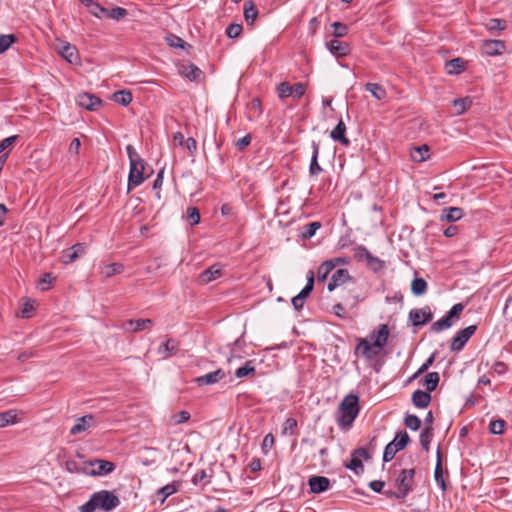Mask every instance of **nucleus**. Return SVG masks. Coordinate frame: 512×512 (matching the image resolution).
<instances>
[{
    "label": "nucleus",
    "mask_w": 512,
    "mask_h": 512,
    "mask_svg": "<svg viewBox=\"0 0 512 512\" xmlns=\"http://www.w3.org/2000/svg\"><path fill=\"white\" fill-rule=\"evenodd\" d=\"M390 331L386 324H380L377 329L371 331L367 338H359L354 353L366 360L377 357L386 346Z\"/></svg>",
    "instance_id": "f257e3e1"
},
{
    "label": "nucleus",
    "mask_w": 512,
    "mask_h": 512,
    "mask_svg": "<svg viewBox=\"0 0 512 512\" xmlns=\"http://www.w3.org/2000/svg\"><path fill=\"white\" fill-rule=\"evenodd\" d=\"M121 504L120 498L111 490H99L79 507L80 512H112Z\"/></svg>",
    "instance_id": "f03ea898"
},
{
    "label": "nucleus",
    "mask_w": 512,
    "mask_h": 512,
    "mask_svg": "<svg viewBox=\"0 0 512 512\" xmlns=\"http://www.w3.org/2000/svg\"><path fill=\"white\" fill-rule=\"evenodd\" d=\"M359 398L356 394H348L338 407L337 423L341 428L350 427L359 414Z\"/></svg>",
    "instance_id": "7ed1b4c3"
},
{
    "label": "nucleus",
    "mask_w": 512,
    "mask_h": 512,
    "mask_svg": "<svg viewBox=\"0 0 512 512\" xmlns=\"http://www.w3.org/2000/svg\"><path fill=\"white\" fill-rule=\"evenodd\" d=\"M415 473V469L413 468L401 470L396 478L398 492H394L391 495L399 499H404L410 492H412Z\"/></svg>",
    "instance_id": "20e7f679"
},
{
    "label": "nucleus",
    "mask_w": 512,
    "mask_h": 512,
    "mask_svg": "<svg viewBox=\"0 0 512 512\" xmlns=\"http://www.w3.org/2000/svg\"><path fill=\"white\" fill-rule=\"evenodd\" d=\"M464 310V305L462 303H457L452 306V308L447 312V314L441 319L434 322L431 326V330L435 333H440L443 330L449 329L452 327L460 318L461 313Z\"/></svg>",
    "instance_id": "39448f33"
},
{
    "label": "nucleus",
    "mask_w": 512,
    "mask_h": 512,
    "mask_svg": "<svg viewBox=\"0 0 512 512\" xmlns=\"http://www.w3.org/2000/svg\"><path fill=\"white\" fill-rule=\"evenodd\" d=\"M409 441L410 437L406 431L397 433L394 440L386 445L383 453V461L390 462L397 452L407 446Z\"/></svg>",
    "instance_id": "423d86ee"
},
{
    "label": "nucleus",
    "mask_w": 512,
    "mask_h": 512,
    "mask_svg": "<svg viewBox=\"0 0 512 512\" xmlns=\"http://www.w3.org/2000/svg\"><path fill=\"white\" fill-rule=\"evenodd\" d=\"M114 469V463L107 460L95 459L86 463L83 472L91 476H105L112 473Z\"/></svg>",
    "instance_id": "0eeeda50"
},
{
    "label": "nucleus",
    "mask_w": 512,
    "mask_h": 512,
    "mask_svg": "<svg viewBox=\"0 0 512 512\" xmlns=\"http://www.w3.org/2000/svg\"><path fill=\"white\" fill-rule=\"evenodd\" d=\"M369 458L370 456L367 450L363 447H359L352 451L351 459L349 462L345 463V467L353 471L355 474L359 475L364 471L362 461L368 460Z\"/></svg>",
    "instance_id": "6e6552de"
},
{
    "label": "nucleus",
    "mask_w": 512,
    "mask_h": 512,
    "mask_svg": "<svg viewBox=\"0 0 512 512\" xmlns=\"http://www.w3.org/2000/svg\"><path fill=\"white\" fill-rule=\"evenodd\" d=\"M144 169L145 167L143 160L130 163V170L128 175V192L144 182Z\"/></svg>",
    "instance_id": "1a4fd4ad"
},
{
    "label": "nucleus",
    "mask_w": 512,
    "mask_h": 512,
    "mask_svg": "<svg viewBox=\"0 0 512 512\" xmlns=\"http://www.w3.org/2000/svg\"><path fill=\"white\" fill-rule=\"evenodd\" d=\"M477 330L476 325H470L464 329H461L456 333V335L451 340L450 349L452 351H461L468 340L472 337V335Z\"/></svg>",
    "instance_id": "9d476101"
},
{
    "label": "nucleus",
    "mask_w": 512,
    "mask_h": 512,
    "mask_svg": "<svg viewBox=\"0 0 512 512\" xmlns=\"http://www.w3.org/2000/svg\"><path fill=\"white\" fill-rule=\"evenodd\" d=\"M277 93L280 98L294 97L300 99L305 94V86L302 83L290 85L288 82H281L277 86Z\"/></svg>",
    "instance_id": "9b49d317"
},
{
    "label": "nucleus",
    "mask_w": 512,
    "mask_h": 512,
    "mask_svg": "<svg viewBox=\"0 0 512 512\" xmlns=\"http://www.w3.org/2000/svg\"><path fill=\"white\" fill-rule=\"evenodd\" d=\"M432 318L433 314L428 306L420 309H412L409 312V319L414 326L425 325L427 322L431 321Z\"/></svg>",
    "instance_id": "f8f14e48"
},
{
    "label": "nucleus",
    "mask_w": 512,
    "mask_h": 512,
    "mask_svg": "<svg viewBox=\"0 0 512 512\" xmlns=\"http://www.w3.org/2000/svg\"><path fill=\"white\" fill-rule=\"evenodd\" d=\"M87 250V245L85 243H77L72 247L64 250L62 252V262L64 264H70L78 259L80 256L84 255Z\"/></svg>",
    "instance_id": "ddd939ff"
},
{
    "label": "nucleus",
    "mask_w": 512,
    "mask_h": 512,
    "mask_svg": "<svg viewBox=\"0 0 512 512\" xmlns=\"http://www.w3.org/2000/svg\"><path fill=\"white\" fill-rule=\"evenodd\" d=\"M178 72L190 81H197L202 76V71L190 62H181L178 64Z\"/></svg>",
    "instance_id": "4468645a"
},
{
    "label": "nucleus",
    "mask_w": 512,
    "mask_h": 512,
    "mask_svg": "<svg viewBox=\"0 0 512 512\" xmlns=\"http://www.w3.org/2000/svg\"><path fill=\"white\" fill-rule=\"evenodd\" d=\"M436 458L437 459H436V465H435V469H434V480L437 483V485L439 486V488L442 490V492H445L447 490V483H446V478H445L444 474H446L448 476V471L443 470L442 456H441V452L439 449L437 450Z\"/></svg>",
    "instance_id": "2eb2a0df"
},
{
    "label": "nucleus",
    "mask_w": 512,
    "mask_h": 512,
    "mask_svg": "<svg viewBox=\"0 0 512 512\" xmlns=\"http://www.w3.org/2000/svg\"><path fill=\"white\" fill-rule=\"evenodd\" d=\"M326 46L330 53L337 58L347 56L351 51L348 43L338 39L328 41Z\"/></svg>",
    "instance_id": "dca6fc26"
},
{
    "label": "nucleus",
    "mask_w": 512,
    "mask_h": 512,
    "mask_svg": "<svg viewBox=\"0 0 512 512\" xmlns=\"http://www.w3.org/2000/svg\"><path fill=\"white\" fill-rule=\"evenodd\" d=\"M506 45L502 40H485L482 42V52L487 56L501 55Z\"/></svg>",
    "instance_id": "f3484780"
},
{
    "label": "nucleus",
    "mask_w": 512,
    "mask_h": 512,
    "mask_svg": "<svg viewBox=\"0 0 512 512\" xmlns=\"http://www.w3.org/2000/svg\"><path fill=\"white\" fill-rule=\"evenodd\" d=\"M76 102L79 106L90 111L96 110L102 103L99 97L89 93L79 94L76 98Z\"/></svg>",
    "instance_id": "a211bd4d"
},
{
    "label": "nucleus",
    "mask_w": 512,
    "mask_h": 512,
    "mask_svg": "<svg viewBox=\"0 0 512 512\" xmlns=\"http://www.w3.org/2000/svg\"><path fill=\"white\" fill-rule=\"evenodd\" d=\"M58 52L61 55V57H63L70 64L79 63V53L74 45L68 42H63L62 45L59 47Z\"/></svg>",
    "instance_id": "6ab92c4d"
},
{
    "label": "nucleus",
    "mask_w": 512,
    "mask_h": 512,
    "mask_svg": "<svg viewBox=\"0 0 512 512\" xmlns=\"http://www.w3.org/2000/svg\"><path fill=\"white\" fill-rule=\"evenodd\" d=\"M310 492L313 494H320L328 490L330 486V480L324 476H312L308 480Z\"/></svg>",
    "instance_id": "aec40b11"
},
{
    "label": "nucleus",
    "mask_w": 512,
    "mask_h": 512,
    "mask_svg": "<svg viewBox=\"0 0 512 512\" xmlns=\"http://www.w3.org/2000/svg\"><path fill=\"white\" fill-rule=\"evenodd\" d=\"M348 280H350V274H349L348 270L347 269H338L333 273V275L327 285V289L330 292H332L337 287L346 283Z\"/></svg>",
    "instance_id": "412c9836"
},
{
    "label": "nucleus",
    "mask_w": 512,
    "mask_h": 512,
    "mask_svg": "<svg viewBox=\"0 0 512 512\" xmlns=\"http://www.w3.org/2000/svg\"><path fill=\"white\" fill-rule=\"evenodd\" d=\"M152 324L151 319L127 320L123 322L122 328L127 332H138L150 328Z\"/></svg>",
    "instance_id": "4be33fe9"
},
{
    "label": "nucleus",
    "mask_w": 512,
    "mask_h": 512,
    "mask_svg": "<svg viewBox=\"0 0 512 512\" xmlns=\"http://www.w3.org/2000/svg\"><path fill=\"white\" fill-rule=\"evenodd\" d=\"M222 275V265L214 264L210 266L208 269L204 270L199 275V282L201 284H208L213 280L218 279Z\"/></svg>",
    "instance_id": "5701e85b"
},
{
    "label": "nucleus",
    "mask_w": 512,
    "mask_h": 512,
    "mask_svg": "<svg viewBox=\"0 0 512 512\" xmlns=\"http://www.w3.org/2000/svg\"><path fill=\"white\" fill-rule=\"evenodd\" d=\"M225 372L222 369H217L213 372H209L203 376L197 377L195 379L196 383L201 385H212L218 383L220 380L224 379Z\"/></svg>",
    "instance_id": "b1692460"
},
{
    "label": "nucleus",
    "mask_w": 512,
    "mask_h": 512,
    "mask_svg": "<svg viewBox=\"0 0 512 512\" xmlns=\"http://www.w3.org/2000/svg\"><path fill=\"white\" fill-rule=\"evenodd\" d=\"M94 416L91 414L80 417L76 423L71 427L70 434L77 435L89 429L93 425Z\"/></svg>",
    "instance_id": "393cba45"
},
{
    "label": "nucleus",
    "mask_w": 512,
    "mask_h": 512,
    "mask_svg": "<svg viewBox=\"0 0 512 512\" xmlns=\"http://www.w3.org/2000/svg\"><path fill=\"white\" fill-rule=\"evenodd\" d=\"M179 342L175 339H168L165 343L159 346L158 354L163 358L167 359L178 351Z\"/></svg>",
    "instance_id": "a878e982"
},
{
    "label": "nucleus",
    "mask_w": 512,
    "mask_h": 512,
    "mask_svg": "<svg viewBox=\"0 0 512 512\" xmlns=\"http://www.w3.org/2000/svg\"><path fill=\"white\" fill-rule=\"evenodd\" d=\"M346 125L343 120H340L335 128L331 131L330 137L344 146L350 145V140L345 136Z\"/></svg>",
    "instance_id": "bb28decb"
},
{
    "label": "nucleus",
    "mask_w": 512,
    "mask_h": 512,
    "mask_svg": "<svg viewBox=\"0 0 512 512\" xmlns=\"http://www.w3.org/2000/svg\"><path fill=\"white\" fill-rule=\"evenodd\" d=\"M464 215L463 209L460 207H448L443 209L441 214V220L447 222H456L460 220Z\"/></svg>",
    "instance_id": "cd10ccee"
},
{
    "label": "nucleus",
    "mask_w": 512,
    "mask_h": 512,
    "mask_svg": "<svg viewBox=\"0 0 512 512\" xmlns=\"http://www.w3.org/2000/svg\"><path fill=\"white\" fill-rule=\"evenodd\" d=\"M430 401L431 395L428 391L416 390L412 395V403L417 408H426L430 404Z\"/></svg>",
    "instance_id": "c85d7f7f"
},
{
    "label": "nucleus",
    "mask_w": 512,
    "mask_h": 512,
    "mask_svg": "<svg viewBox=\"0 0 512 512\" xmlns=\"http://www.w3.org/2000/svg\"><path fill=\"white\" fill-rule=\"evenodd\" d=\"M18 422V411L15 409L6 410L0 413V428L14 425Z\"/></svg>",
    "instance_id": "c756f323"
},
{
    "label": "nucleus",
    "mask_w": 512,
    "mask_h": 512,
    "mask_svg": "<svg viewBox=\"0 0 512 512\" xmlns=\"http://www.w3.org/2000/svg\"><path fill=\"white\" fill-rule=\"evenodd\" d=\"M79 2H81L87 9L88 11L95 17L97 18H101L104 14V12H106V8H104L103 6H101L98 2V0H78Z\"/></svg>",
    "instance_id": "7c9ffc66"
},
{
    "label": "nucleus",
    "mask_w": 512,
    "mask_h": 512,
    "mask_svg": "<svg viewBox=\"0 0 512 512\" xmlns=\"http://www.w3.org/2000/svg\"><path fill=\"white\" fill-rule=\"evenodd\" d=\"M178 484L173 482L163 486L162 488L157 490L156 497L159 500L160 504H163L166 499L177 492Z\"/></svg>",
    "instance_id": "2f4dec72"
},
{
    "label": "nucleus",
    "mask_w": 512,
    "mask_h": 512,
    "mask_svg": "<svg viewBox=\"0 0 512 512\" xmlns=\"http://www.w3.org/2000/svg\"><path fill=\"white\" fill-rule=\"evenodd\" d=\"M312 148H313V152H312V157H311V162H310V167H309V173L311 175H317L322 172V167L318 163V156H319V150H320L319 144L317 142H313Z\"/></svg>",
    "instance_id": "473e14b6"
},
{
    "label": "nucleus",
    "mask_w": 512,
    "mask_h": 512,
    "mask_svg": "<svg viewBox=\"0 0 512 512\" xmlns=\"http://www.w3.org/2000/svg\"><path fill=\"white\" fill-rule=\"evenodd\" d=\"M258 16V10L252 1L244 3V18L248 25L252 26Z\"/></svg>",
    "instance_id": "72a5a7b5"
},
{
    "label": "nucleus",
    "mask_w": 512,
    "mask_h": 512,
    "mask_svg": "<svg viewBox=\"0 0 512 512\" xmlns=\"http://www.w3.org/2000/svg\"><path fill=\"white\" fill-rule=\"evenodd\" d=\"M446 70L449 74H460L464 70V61L455 58L446 62Z\"/></svg>",
    "instance_id": "f704fd0d"
},
{
    "label": "nucleus",
    "mask_w": 512,
    "mask_h": 512,
    "mask_svg": "<svg viewBox=\"0 0 512 512\" xmlns=\"http://www.w3.org/2000/svg\"><path fill=\"white\" fill-rule=\"evenodd\" d=\"M453 105L456 108V115H462L471 107L472 99L470 97L455 99Z\"/></svg>",
    "instance_id": "c9c22d12"
},
{
    "label": "nucleus",
    "mask_w": 512,
    "mask_h": 512,
    "mask_svg": "<svg viewBox=\"0 0 512 512\" xmlns=\"http://www.w3.org/2000/svg\"><path fill=\"white\" fill-rule=\"evenodd\" d=\"M124 267L121 263H111L106 264L102 267L101 274L106 277H112L116 274H119L123 271Z\"/></svg>",
    "instance_id": "e433bc0d"
},
{
    "label": "nucleus",
    "mask_w": 512,
    "mask_h": 512,
    "mask_svg": "<svg viewBox=\"0 0 512 512\" xmlns=\"http://www.w3.org/2000/svg\"><path fill=\"white\" fill-rule=\"evenodd\" d=\"M365 89L369 91L377 100H382L386 97V90L380 84L367 83L365 85Z\"/></svg>",
    "instance_id": "4c0bfd02"
},
{
    "label": "nucleus",
    "mask_w": 512,
    "mask_h": 512,
    "mask_svg": "<svg viewBox=\"0 0 512 512\" xmlns=\"http://www.w3.org/2000/svg\"><path fill=\"white\" fill-rule=\"evenodd\" d=\"M255 370H256V368H255L254 361L249 360V361H246L244 366L236 369L235 376H236V378H244L246 376L253 375L255 373Z\"/></svg>",
    "instance_id": "58836bf2"
},
{
    "label": "nucleus",
    "mask_w": 512,
    "mask_h": 512,
    "mask_svg": "<svg viewBox=\"0 0 512 512\" xmlns=\"http://www.w3.org/2000/svg\"><path fill=\"white\" fill-rule=\"evenodd\" d=\"M427 290V282L423 278L416 277L411 283V291L415 296L423 295Z\"/></svg>",
    "instance_id": "ea45409f"
},
{
    "label": "nucleus",
    "mask_w": 512,
    "mask_h": 512,
    "mask_svg": "<svg viewBox=\"0 0 512 512\" xmlns=\"http://www.w3.org/2000/svg\"><path fill=\"white\" fill-rule=\"evenodd\" d=\"M411 156L414 161L423 162L429 158V147L427 145L416 147L412 151Z\"/></svg>",
    "instance_id": "a19ab883"
},
{
    "label": "nucleus",
    "mask_w": 512,
    "mask_h": 512,
    "mask_svg": "<svg viewBox=\"0 0 512 512\" xmlns=\"http://www.w3.org/2000/svg\"><path fill=\"white\" fill-rule=\"evenodd\" d=\"M320 228H321L320 222H318V221L310 222L303 227V230H302L300 236L303 239H310L315 235L316 231Z\"/></svg>",
    "instance_id": "79ce46f5"
},
{
    "label": "nucleus",
    "mask_w": 512,
    "mask_h": 512,
    "mask_svg": "<svg viewBox=\"0 0 512 512\" xmlns=\"http://www.w3.org/2000/svg\"><path fill=\"white\" fill-rule=\"evenodd\" d=\"M113 100L123 106H128L132 102V94L128 90H121L113 95Z\"/></svg>",
    "instance_id": "37998d69"
},
{
    "label": "nucleus",
    "mask_w": 512,
    "mask_h": 512,
    "mask_svg": "<svg viewBox=\"0 0 512 512\" xmlns=\"http://www.w3.org/2000/svg\"><path fill=\"white\" fill-rule=\"evenodd\" d=\"M16 37L13 34L0 35V54L5 53L15 42Z\"/></svg>",
    "instance_id": "c03bdc74"
},
{
    "label": "nucleus",
    "mask_w": 512,
    "mask_h": 512,
    "mask_svg": "<svg viewBox=\"0 0 512 512\" xmlns=\"http://www.w3.org/2000/svg\"><path fill=\"white\" fill-rule=\"evenodd\" d=\"M439 374L437 372H430L425 376V386L428 392L434 391L439 383Z\"/></svg>",
    "instance_id": "a18cd8bd"
},
{
    "label": "nucleus",
    "mask_w": 512,
    "mask_h": 512,
    "mask_svg": "<svg viewBox=\"0 0 512 512\" xmlns=\"http://www.w3.org/2000/svg\"><path fill=\"white\" fill-rule=\"evenodd\" d=\"M433 438V429L432 427H425L420 434V443L424 450H429V444L431 443Z\"/></svg>",
    "instance_id": "49530a36"
},
{
    "label": "nucleus",
    "mask_w": 512,
    "mask_h": 512,
    "mask_svg": "<svg viewBox=\"0 0 512 512\" xmlns=\"http://www.w3.org/2000/svg\"><path fill=\"white\" fill-rule=\"evenodd\" d=\"M313 287H314V272L309 271L307 274V283H306L305 287L300 291L298 296L305 300L312 292Z\"/></svg>",
    "instance_id": "de8ad7c7"
},
{
    "label": "nucleus",
    "mask_w": 512,
    "mask_h": 512,
    "mask_svg": "<svg viewBox=\"0 0 512 512\" xmlns=\"http://www.w3.org/2000/svg\"><path fill=\"white\" fill-rule=\"evenodd\" d=\"M485 27L488 31H501L507 27V24L505 20L492 18L485 24Z\"/></svg>",
    "instance_id": "09e8293b"
},
{
    "label": "nucleus",
    "mask_w": 512,
    "mask_h": 512,
    "mask_svg": "<svg viewBox=\"0 0 512 512\" xmlns=\"http://www.w3.org/2000/svg\"><path fill=\"white\" fill-rule=\"evenodd\" d=\"M127 15V10L122 7H114L111 10L104 12L103 16L109 17L114 20H120Z\"/></svg>",
    "instance_id": "8fccbe9b"
},
{
    "label": "nucleus",
    "mask_w": 512,
    "mask_h": 512,
    "mask_svg": "<svg viewBox=\"0 0 512 512\" xmlns=\"http://www.w3.org/2000/svg\"><path fill=\"white\" fill-rule=\"evenodd\" d=\"M248 109L250 112L249 119H252V117H258L262 113V106L261 101L259 98H254L251 100V102L248 105Z\"/></svg>",
    "instance_id": "3c124183"
},
{
    "label": "nucleus",
    "mask_w": 512,
    "mask_h": 512,
    "mask_svg": "<svg viewBox=\"0 0 512 512\" xmlns=\"http://www.w3.org/2000/svg\"><path fill=\"white\" fill-rule=\"evenodd\" d=\"M506 426V422L503 419L493 420L489 423V431L494 435H501Z\"/></svg>",
    "instance_id": "603ef678"
},
{
    "label": "nucleus",
    "mask_w": 512,
    "mask_h": 512,
    "mask_svg": "<svg viewBox=\"0 0 512 512\" xmlns=\"http://www.w3.org/2000/svg\"><path fill=\"white\" fill-rule=\"evenodd\" d=\"M333 270L332 262L324 261L318 268V280L324 281Z\"/></svg>",
    "instance_id": "864d4df0"
},
{
    "label": "nucleus",
    "mask_w": 512,
    "mask_h": 512,
    "mask_svg": "<svg viewBox=\"0 0 512 512\" xmlns=\"http://www.w3.org/2000/svg\"><path fill=\"white\" fill-rule=\"evenodd\" d=\"M404 423L409 429H411L413 431L418 430L421 426V420L418 418V416H416L414 414L406 415L405 419H404Z\"/></svg>",
    "instance_id": "5fc2aeb1"
},
{
    "label": "nucleus",
    "mask_w": 512,
    "mask_h": 512,
    "mask_svg": "<svg viewBox=\"0 0 512 512\" xmlns=\"http://www.w3.org/2000/svg\"><path fill=\"white\" fill-rule=\"evenodd\" d=\"M332 33L336 38L344 37L348 33V28L345 24L341 22L332 23Z\"/></svg>",
    "instance_id": "6e6d98bb"
},
{
    "label": "nucleus",
    "mask_w": 512,
    "mask_h": 512,
    "mask_svg": "<svg viewBox=\"0 0 512 512\" xmlns=\"http://www.w3.org/2000/svg\"><path fill=\"white\" fill-rule=\"evenodd\" d=\"M368 266L375 272L384 267V262L372 254L366 259Z\"/></svg>",
    "instance_id": "4d7b16f0"
},
{
    "label": "nucleus",
    "mask_w": 512,
    "mask_h": 512,
    "mask_svg": "<svg viewBox=\"0 0 512 512\" xmlns=\"http://www.w3.org/2000/svg\"><path fill=\"white\" fill-rule=\"evenodd\" d=\"M54 279L51 273H45L38 282L39 288L42 291L48 290Z\"/></svg>",
    "instance_id": "13d9d810"
},
{
    "label": "nucleus",
    "mask_w": 512,
    "mask_h": 512,
    "mask_svg": "<svg viewBox=\"0 0 512 512\" xmlns=\"http://www.w3.org/2000/svg\"><path fill=\"white\" fill-rule=\"evenodd\" d=\"M187 219L191 225H197L200 221V213L196 207H189L187 210Z\"/></svg>",
    "instance_id": "bf43d9fd"
},
{
    "label": "nucleus",
    "mask_w": 512,
    "mask_h": 512,
    "mask_svg": "<svg viewBox=\"0 0 512 512\" xmlns=\"http://www.w3.org/2000/svg\"><path fill=\"white\" fill-rule=\"evenodd\" d=\"M242 32V26L240 24H230L226 29V34L229 38H237Z\"/></svg>",
    "instance_id": "052dcab7"
},
{
    "label": "nucleus",
    "mask_w": 512,
    "mask_h": 512,
    "mask_svg": "<svg viewBox=\"0 0 512 512\" xmlns=\"http://www.w3.org/2000/svg\"><path fill=\"white\" fill-rule=\"evenodd\" d=\"M297 427V421L294 418H287L285 422L283 423L282 433L288 434L293 433V431Z\"/></svg>",
    "instance_id": "680f3d73"
},
{
    "label": "nucleus",
    "mask_w": 512,
    "mask_h": 512,
    "mask_svg": "<svg viewBox=\"0 0 512 512\" xmlns=\"http://www.w3.org/2000/svg\"><path fill=\"white\" fill-rule=\"evenodd\" d=\"M274 443H275L274 436L271 433L267 434L264 437L263 442H262L263 453L268 454L269 450L273 447Z\"/></svg>",
    "instance_id": "e2e57ef3"
},
{
    "label": "nucleus",
    "mask_w": 512,
    "mask_h": 512,
    "mask_svg": "<svg viewBox=\"0 0 512 512\" xmlns=\"http://www.w3.org/2000/svg\"><path fill=\"white\" fill-rule=\"evenodd\" d=\"M18 136L17 135H13V136H10V137H7L5 139H3L1 142H0V154L8 149L9 147H11L15 141L17 140Z\"/></svg>",
    "instance_id": "0e129e2a"
},
{
    "label": "nucleus",
    "mask_w": 512,
    "mask_h": 512,
    "mask_svg": "<svg viewBox=\"0 0 512 512\" xmlns=\"http://www.w3.org/2000/svg\"><path fill=\"white\" fill-rule=\"evenodd\" d=\"M126 152L129 158V162H136L142 160L140 155L136 152L135 148L132 145H127Z\"/></svg>",
    "instance_id": "69168bd1"
},
{
    "label": "nucleus",
    "mask_w": 512,
    "mask_h": 512,
    "mask_svg": "<svg viewBox=\"0 0 512 512\" xmlns=\"http://www.w3.org/2000/svg\"><path fill=\"white\" fill-rule=\"evenodd\" d=\"M175 424H182L187 422L190 419V414L187 411H180L174 415Z\"/></svg>",
    "instance_id": "338daca9"
},
{
    "label": "nucleus",
    "mask_w": 512,
    "mask_h": 512,
    "mask_svg": "<svg viewBox=\"0 0 512 512\" xmlns=\"http://www.w3.org/2000/svg\"><path fill=\"white\" fill-rule=\"evenodd\" d=\"M184 145L186 149L189 151L190 155H193L197 150V142L192 137H189L187 140H185Z\"/></svg>",
    "instance_id": "774afa93"
}]
</instances>
